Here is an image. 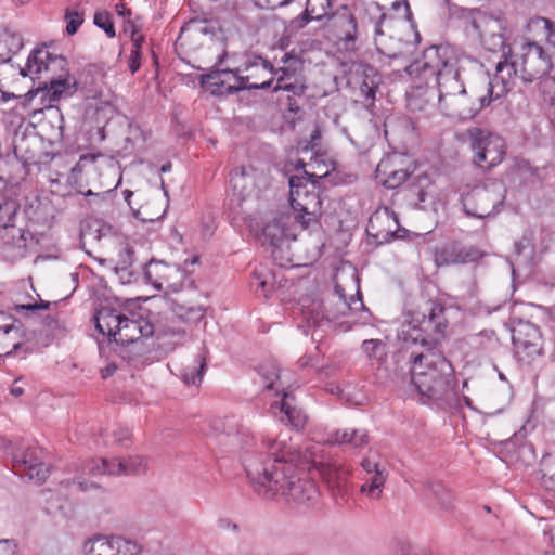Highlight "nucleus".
<instances>
[{
	"label": "nucleus",
	"mask_w": 555,
	"mask_h": 555,
	"mask_svg": "<svg viewBox=\"0 0 555 555\" xmlns=\"http://www.w3.org/2000/svg\"><path fill=\"white\" fill-rule=\"evenodd\" d=\"M126 318L114 308L102 307L94 315L95 328L112 341V338L115 339L116 331L122 326Z\"/></svg>",
	"instance_id": "nucleus-26"
},
{
	"label": "nucleus",
	"mask_w": 555,
	"mask_h": 555,
	"mask_svg": "<svg viewBox=\"0 0 555 555\" xmlns=\"http://www.w3.org/2000/svg\"><path fill=\"white\" fill-rule=\"evenodd\" d=\"M335 289H336V293L338 294V297H339L338 313L346 314V312L348 310L360 311V310L364 309V304L362 301V298H361V295H360L359 291L357 292V296H351L349 301H348L346 299V296L341 293V288L339 286H336Z\"/></svg>",
	"instance_id": "nucleus-43"
},
{
	"label": "nucleus",
	"mask_w": 555,
	"mask_h": 555,
	"mask_svg": "<svg viewBox=\"0 0 555 555\" xmlns=\"http://www.w3.org/2000/svg\"><path fill=\"white\" fill-rule=\"evenodd\" d=\"M273 285V281H270L268 276L263 275L261 272H256L251 281V286L255 288V292L258 293L259 289H261L266 298H268L269 294L272 292Z\"/></svg>",
	"instance_id": "nucleus-48"
},
{
	"label": "nucleus",
	"mask_w": 555,
	"mask_h": 555,
	"mask_svg": "<svg viewBox=\"0 0 555 555\" xmlns=\"http://www.w3.org/2000/svg\"><path fill=\"white\" fill-rule=\"evenodd\" d=\"M133 263V251L130 248H124L119 253V260L115 267L131 268Z\"/></svg>",
	"instance_id": "nucleus-57"
},
{
	"label": "nucleus",
	"mask_w": 555,
	"mask_h": 555,
	"mask_svg": "<svg viewBox=\"0 0 555 555\" xmlns=\"http://www.w3.org/2000/svg\"><path fill=\"white\" fill-rule=\"evenodd\" d=\"M115 272L118 275L120 282L122 284H129L135 282L138 280L137 273H134L131 268L124 267H115Z\"/></svg>",
	"instance_id": "nucleus-54"
},
{
	"label": "nucleus",
	"mask_w": 555,
	"mask_h": 555,
	"mask_svg": "<svg viewBox=\"0 0 555 555\" xmlns=\"http://www.w3.org/2000/svg\"><path fill=\"white\" fill-rule=\"evenodd\" d=\"M40 128L51 143L63 142L65 125L61 111L49 106L44 119L40 122Z\"/></svg>",
	"instance_id": "nucleus-27"
},
{
	"label": "nucleus",
	"mask_w": 555,
	"mask_h": 555,
	"mask_svg": "<svg viewBox=\"0 0 555 555\" xmlns=\"http://www.w3.org/2000/svg\"><path fill=\"white\" fill-rule=\"evenodd\" d=\"M94 24L102 28L109 38L115 37V27L108 13L96 12L94 14Z\"/></svg>",
	"instance_id": "nucleus-49"
},
{
	"label": "nucleus",
	"mask_w": 555,
	"mask_h": 555,
	"mask_svg": "<svg viewBox=\"0 0 555 555\" xmlns=\"http://www.w3.org/2000/svg\"><path fill=\"white\" fill-rule=\"evenodd\" d=\"M114 435L115 441L120 444L130 438V433L127 428H120L118 431L114 433Z\"/></svg>",
	"instance_id": "nucleus-61"
},
{
	"label": "nucleus",
	"mask_w": 555,
	"mask_h": 555,
	"mask_svg": "<svg viewBox=\"0 0 555 555\" xmlns=\"http://www.w3.org/2000/svg\"><path fill=\"white\" fill-rule=\"evenodd\" d=\"M27 143L26 138H21L20 142L14 143V152L15 154L21 153L22 157L25 159V162H33L36 163V156L34 153H30L27 149H24V145Z\"/></svg>",
	"instance_id": "nucleus-55"
},
{
	"label": "nucleus",
	"mask_w": 555,
	"mask_h": 555,
	"mask_svg": "<svg viewBox=\"0 0 555 555\" xmlns=\"http://www.w3.org/2000/svg\"><path fill=\"white\" fill-rule=\"evenodd\" d=\"M153 332L152 324L144 319L134 320L127 317L122 326L116 331L114 341L118 345L130 344L138 349L135 356H139L149 352L143 338L152 336Z\"/></svg>",
	"instance_id": "nucleus-16"
},
{
	"label": "nucleus",
	"mask_w": 555,
	"mask_h": 555,
	"mask_svg": "<svg viewBox=\"0 0 555 555\" xmlns=\"http://www.w3.org/2000/svg\"><path fill=\"white\" fill-rule=\"evenodd\" d=\"M18 76L29 77L34 83L38 81V86L25 94L29 100L41 94L42 100L48 98L51 103L73 95L78 89L77 80L70 76L67 60L44 48L30 53L26 65L18 69Z\"/></svg>",
	"instance_id": "nucleus-4"
},
{
	"label": "nucleus",
	"mask_w": 555,
	"mask_h": 555,
	"mask_svg": "<svg viewBox=\"0 0 555 555\" xmlns=\"http://www.w3.org/2000/svg\"><path fill=\"white\" fill-rule=\"evenodd\" d=\"M65 20L67 34L74 35L83 23V12L75 9H67L65 12Z\"/></svg>",
	"instance_id": "nucleus-47"
},
{
	"label": "nucleus",
	"mask_w": 555,
	"mask_h": 555,
	"mask_svg": "<svg viewBox=\"0 0 555 555\" xmlns=\"http://www.w3.org/2000/svg\"><path fill=\"white\" fill-rule=\"evenodd\" d=\"M469 137L477 166L490 169L502 162L505 152L500 137L486 133L480 128L470 129Z\"/></svg>",
	"instance_id": "nucleus-14"
},
{
	"label": "nucleus",
	"mask_w": 555,
	"mask_h": 555,
	"mask_svg": "<svg viewBox=\"0 0 555 555\" xmlns=\"http://www.w3.org/2000/svg\"><path fill=\"white\" fill-rule=\"evenodd\" d=\"M411 383L422 398L444 409L457 404L456 378L442 350L427 349L411 354Z\"/></svg>",
	"instance_id": "nucleus-3"
},
{
	"label": "nucleus",
	"mask_w": 555,
	"mask_h": 555,
	"mask_svg": "<svg viewBox=\"0 0 555 555\" xmlns=\"http://www.w3.org/2000/svg\"><path fill=\"white\" fill-rule=\"evenodd\" d=\"M427 93H430L431 98H434L435 93L433 90H424L422 88H418L414 94H412V96L410 98L409 100V105L412 109H418V111H423L424 109V105L421 103V100L423 96H426Z\"/></svg>",
	"instance_id": "nucleus-52"
},
{
	"label": "nucleus",
	"mask_w": 555,
	"mask_h": 555,
	"mask_svg": "<svg viewBox=\"0 0 555 555\" xmlns=\"http://www.w3.org/2000/svg\"><path fill=\"white\" fill-rule=\"evenodd\" d=\"M0 555H16V545L10 540L0 541Z\"/></svg>",
	"instance_id": "nucleus-59"
},
{
	"label": "nucleus",
	"mask_w": 555,
	"mask_h": 555,
	"mask_svg": "<svg viewBox=\"0 0 555 555\" xmlns=\"http://www.w3.org/2000/svg\"><path fill=\"white\" fill-rule=\"evenodd\" d=\"M396 555H416L413 552L412 544L405 539H397L395 541Z\"/></svg>",
	"instance_id": "nucleus-56"
},
{
	"label": "nucleus",
	"mask_w": 555,
	"mask_h": 555,
	"mask_svg": "<svg viewBox=\"0 0 555 555\" xmlns=\"http://www.w3.org/2000/svg\"><path fill=\"white\" fill-rule=\"evenodd\" d=\"M261 182H264L263 175L251 166L236 167L230 175L233 193L241 201L258 197Z\"/></svg>",
	"instance_id": "nucleus-17"
},
{
	"label": "nucleus",
	"mask_w": 555,
	"mask_h": 555,
	"mask_svg": "<svg viewBox=\"0 0 555 555\" xmlns=\"http://www.w3.org/2000/svg\"><path fill=\"white\" fill-rule=\"evenodd\" d=\"M424 486L431 492V494L438 501L442 509H452L453 495L442 483L437 481H426Z\"/></svg>",
	"instance_id": "nucleus-37"
},
{
	"label": "nucleus",
	"mask_w": 555,
	"mask_h": 555,
	"mask_svg": "<svg viewBox=\"0 0 555 555\" xmlns=\"http://www.w3.org/2000/svg\"><path fill=\"white\" fill-rule=\"evenodd\" d=\"M276 409H279L281 414V422H287V424L297 429L305 426L307 417L304 412L297 408L295 397L292 393L284 392L281 401L271 404V410L275 415Z\"/></svg>",
	"instance_id": "nucleus-25"
},
{
	"label": "nucleus",
	"mask_w": 555,
	"mask_h": 555,
	"mask_svg": "<svg viewBox=\"0 0 555 555\" xmlns=\"http://www.w3.org/2000/svg\"><path fill=\"white\" fill-rule=\"evenodd\" d=\"M231 75H233V70H212L208 74H203L199 77V82L202 86L216 87L211 92L219 93V91H227L228 82L231 80Z\"/></svg>",
	"instance_id": "nucleus-32"
},
{
	"label": "nucleus",
	"mask_w": 555,
	"mask_h": 555,
	"mask_svg": "<svg viewBox=\"0 0 555 555\" xmlns=\"http://www.w3.org/2000/svg\"><path fill=\"white\" fill-rule=\"evenodd\" d=\"M508 72L526 83L533 82L545 76L552 68V55L538 42L526 41L519 50L509 53L503 61Z\"/></svg>",
	"instance_id": "nucleus-9"
},
{
	"label": "nucleus",
	"mask_w": 555,
	"mask_h": 555,
	"mask_svg": "<svg viewBox=\"0 0 555 555\" xmlns=\"http://www.w3.org/2000/svg\"><path fill=\"white\" fill-rule=\"evenodd\" d=\"M326 443L349 444L353 448H362L369 443V434L365 429H337L328 434Z\"/></svg>",
	"instance_id": "nucleus-28"
},
{
	"label": "nucleus",
	"mask_w": 555,
	"mask_h": 555,
	"mask_svg": "<svg viewBox=\"0 0 555 555\" xmlns=\"http://www.w3.org/2000/svg\"><path fill=\"white\" fill-rule=\"evenodd\" d=\"M291 217L281 215L268 222L262 232V244L270 248L273 260L280 267L293 263L291 254V241L296 240V234L289 228Z\"/></svg>",
	"instance_id": "nucleus-11"
},
{
	"label": "nucleus",
	"mask_w": 555,
	"mask_h": 555,
	"mask_svg": "<svg viewBox=\"0 0 555 555\" xmlns=\"http://www.w3.org/2000/svg\"><path fill=\"white\" fill-rule=\"evenodd\" d=\"M240 68L233 70V75H231V80L228 82L227 91H219L220 94H234L242 90H253V89H268L272 85V78H268L262 82L251 81L253 75L241 76L238 73Z\"/></svg>",
	"instance_id": "nucleus-30"
},
{
	"label": "nucleus",
	"mask_w": 555,
	"mask_h": 555,
	"mask_svg": "<svg viewBox=\"0 0 555 555\" xmlns=\"http://www.w3.org/2000/svg\"><path fill=\"white\" fill-rule=\"evenodd\" d=\"M349 85L353 88H358L360 95L365 101L373 103L378 87V78L375 68L370 65H361L351 74Z\"/></svg>",
	"instance_id": "nucleus-24"
},
{
	"label": "nucleus",
	"mask_w": 555,
	"mask_h": 555,
	"mask_svg": "<svg viewBox=\"0 0 555 555\" xmlns=\"http://www.w3.org/2000/svg\"><path fill=\"white\" fill-rule=\"evenodd\" d=\"M281 437L286 436L264 438L245 449L242 461L246 475L254 490L266 500L282 495L295 505H312L318 499V488L312 480L301 476L309 468L292 459L295 457L293 453L281 451L273 455L269 450V444Z\"/></svg>",
	"instance_id": "nucleus-2"
},
{
	"label": "nucleus",
	"mask_w": 555,
	"mask_h": 555,
	"mask_svg": "<svg viewBox=\"0 0 555 555\" xmlns=\"http://www.w3.org/2000/svg\"><path fill=\"white\" fill-rule=\"evenodd\" d=\"M179 273L177 266L155 260L146 263L143 271L144 279L158 291L170 287Z\"/></svg>",
	"instance_id": "nucleus-22"
},
{
	"label": "nucleus",
	"mask_w": 555,
	"mask_h": 555,
	"mask_svg": "<svg viewBox=\"0 0 555 555\" xmlns=\"http://www.w3.org/2000/svg\"><path fill=\"white\" fill-rule=\"evenodd\" d=\"M369 236L373 237L376 244H385L395 238L403 237L402 233L406 230H401L399 221L393 211L388 208L376 210L369 219L366 227Z\"/></svg>",
	"instance_id": "nucleus-15"
},
{
	"label": "nucleus",
	"mask_w": 555,
	"mask_h": 555,
	"mask_svg": "<svg viewBox=\"0 0 555 555\" xmlns=\"http://www.w3.org/2000/svg\"><path fill=\"white\" fill-rule=\"evenodd\" d=\"M141 40H142V37L134 40L133 48L131 50V54L128 60L129 69H130L131 74H134L140 68V65H141V62H140V60H141L140 41Z\"/></svg>",
	"instance_id": "nucleus-50"
},
{
	"label": "nucleus",
	"mask_w": 555,
	"mask_h": 555,
	"mask_svg": "<svg viewBox=\"0 0 555 555\" xmlns=\"http://www.w3.org/2000/svg\"><path fill=\"white\" fill-rule=\"evenodd\" d=\"M219 30L220 28L215 22L193 18L182 26L178 40H180L181 44H183L186 40L201 35H209L212 38Z\"/></svg>",
	"instance_id": "nucleus-29"
},
{
	"label": "nucleus",
	"mask_w": 555,
	"mask_h": 555,
	"mask_svg": "<svg viewBox=\"0 0 555 555\" xmlns=\"http://www.w3.org/2000/svg\"><path fill=\"white\" fill-rule=\"evenodd\" d=\"M86 555H134L137 544L119 537L98 535L83 545Z\"/></svg>",
	"instance_id": "nucleus-20"
},
{
	"label": "nucleus",
	"mask_w": 555,
	"mask_h": 555,
	"mask_svg": "<svg viewBox=\"0 0 555 555\" xmlns=\"http://www.w3.org/2000/svg\"><path fill=\"white\" fill-rule=\"evenodd\" d=\"M243 72H245V64L243 65ZM246 73H248L247 75H253L254 77L251 78L253 81H257V82H262L263 80H261V74H263L264 76H267L262 70L260 69H256V68H253L250 70H246Z\"/></svg>",
	"instance_id": "nucleus-63"
},
{
	"label": "nucleus",
	"mask_w": 555,
	"mask_h": 555,
	"mask_svg": "<svg viewBox=\"0 0 555 555\" xmlns=\"http://www.w3.org/2000/svg\"><path fill=\"white\" fill-rule=\"evenodd\" d=\"M280 90L292 93L291 96L295 95V96L301 98L306 93L307 86L305 85L302 78L295 77L294 80L276 83L273 87V92H278Z\"/></svg>",
	"instance_id": "nucleus-45"
},
{
	"label": "nucleus",
	"mask_w": 555,
	"mask_h": 555,
	"mask_svg": "<svg viewBox=\"0 0 555 555\" xmlns=\"http://www.w3.org/2000/svg\"><path fill=\"white\" fill-rule=\"evenodd\" d=\"M258 373L263 378L266 388L272 389L279 379L280 369L274 361H267L258 366Z\"/></svg>",
	"instance_id": "nucleus-44"
},
{
	"label": "nucleus",
	"mask_w": 555,
	"mask_h": 555,
	"mask_svg": "<svg viewBox=\"0 0 555 555\" xmlns=\"http://www.w3.org/2000/svg\"><path fill=\"white\" fill-rule=\"evenodd\" d=\"M76 473V477L61 483L65 487L75 485L81 492H87L99 487L95 482L89 481L87 476L115 475V469L109 467L108 459H92L78 466Z\"/></svg>",
	"instance_id": "nucleus-19"
},
{
	"label": "nucleus",
	"mask_w": 555,
	"mask_h": 555,
	"mask_svg": "<svg viewBox=\"0 0 555 555\" xmlns=\"http://www.w3.org/2000/svg\"><path fill=\"white\" fill-rule=\"evenodd\" d=\"M327 175L328 172L318 176L304 170L302 175H295L289 178V198L293 217L302 229L318 224L323 215L320 182Z\"/></svg>",
	"instance_id": "nucleus-6"
},
{
	"label": "nucleus",
	"mask_w": 555,
	"mask_h": 555,
	"mask_svg": "<svg viewBox=\"0 0 555 555\" xmlns=\"http://www.w3.org/2000/svg\"><path fill=\"white\" fill-rule=\"evenodd\" d=\"M483 46L493 52L501 51L502 52V61H505V57L509 59V53H513L509 46L505 42V37L503 34L492 33L482 37Z\"/></svg>",
	"instance_id": "nucleus-41"
},
{
	"label": "nucleus",
	"mask_w": 555,
	"mask_h": 555,
	"mask_svg": "<svg viewBox=\"0 0 555 555\" xmlns=\"http://www.w3.org/2000/svg\"><path fill=\"white\" fill-rule=\"evenodd\" d=\"M482 257V253L474 246H462L451 243L436 251L438 266L475 262Z\"/></svg>",
	"instance_id": "nucleus-21"
},
{
	"label": "nucleus",
	"mask_w": 555,
	"mask_h": 555,
	"mask_svg": "<svg viewBox=\"0 0 555 555\" xmlns=\"http://www.w3.org/2000/svg\"><path fill=\"white\" fill-rule=\"evenodd\" d=\"M146 469V460L142 456H130L122 459V462L117 464L115 475H137Z\"/></svg>",
	"instance_id": "nucleus-39"
},
{
	"label": "nucleus",
	"mask_w": 555,
	"mask_h": 555,
	"mask_svg": "<svg viewBox=\"0 0 555 555\" xmlns=\"http://www.w3.org/2000/svg\"><path fill=\"white\" fill-rule=\"evenodd\" d=\"M117 370V365L115 363H109L105 367L101 370V377L106 379L111 377Z\"/></svg>",
	"instance_id": "nucleus-62"
},
{
	"label": "nucleus",
	"mask_w": 555,
	"mask_h": 555,
	"mask_svg": "<svg viewBox=\"0 0 555 555\" xmlns=\"http://www.w3.org/2000/svg\"><path fill=\"white\" fill-rule=\"evenodd\" d=\"M363 352L371 360L382 362L387 356V347L380 339H366L362 344Z\"/></svg>",
	"instance_id": "nucleus-42"
},
{
	"label": "nucleus",
	"mask_w": 555,
	"mask_h": 555,
	"mask_svg": "<svg viewBox=\"0 0 555 555\" xmlns=\"http://www.w3.org/2000/svg\"><path fill=\"white\" fill-rule=\"evenodd\" d=\"M21 66H14L13 64H0V90H5L7 81L10 77L18 75Z\"/></svg>",
	"instance_id": "nucleus-51"
},
{
	"label": "nucleus",
	"mask_w": 555,
	"mask_h": 555,
	"mask_svg": "<svg viewBox=\"0 0 555 555\" xmlns=\"http://www.w3.org/2000/svg\"><path fill=\"white\" fill-rule=\"evenodd\" d=\"M23 48L22 36L10 29H0V64H12L11 59Z\"/></svg>",
	"instance_id": "nucleus-31"
},
{
	"label": "nucleus",
	"mask_w": 555,
	"mask_h": 555,
	"mask_svg": "<svg viewBox=\"0 0 555 555\" xmlns=\"http://www.w3.org/2000/svg\"><path fill=\"white\" fill-rule=\"evenodd\" d=\"M447 327L446 308L430 302L422 312H415L410 321L402 324L400 336L406 343L420 344L423 350H441Z\"/></svg>",
	"instance_id": "nucleus-8"
},
{
	"label": "nucleus",
	"mask_w": 555,
	"mask_h": 555,
	"mask_svg": "<svg viewBox=\"0 0 555 555\" xmlns=\"http://www.w3.org/2000/svg\"><path fill=\"white\" fill-rule=\"evenodd\" d=\"M269 450L273 455L284 451L293 453L301 465L311 469H315L323 481L333 492L340 493L346 485L349 472L336 463H332L320 454L321 449L318 446H299L294 444L291 438L281 437L279 441L269 444Z\"/></svg>",
	"instance_id": "nucleus-7"
},
{
	"label": "nucleus",
	"mask_w": 555,
	"mask_h": 555,
	"mask_svg": "<svg viewBox=\"0 0 555 555\" xmlns=\"http://www.w3.org/2000/svg\"><path fill=\"white\" fill-rule=\"evenodd\" d=\"M551 122L555 128V94L551 98Z\"/></svg>",
	"instance_id": "nucleus-64"
},
{
	"label": "nucleus",
	"mask_w": 555,
	"mask_h": 555,
	"mask_svg": "<svg viewBox=\"0 0 555 555\" xmlns=\"http://www.w3.org/2000/svg\"><path fill=\"white\" fill-rule=\"evenodd\" d=\"M335 0H307L306 9L300 17V26L308 22L333 18L334 26L339 28L338 37L344 40L346 50H353L357 38V20L346 5L337 12L333 11Z\"/></svg>",
	"instance_id": "nucleus-10"
},
{
	"label": "nucleus",
	"mask_w": 555,
	"mask_h": 555,
	"mask_svg": "<svg viewBox=\"0 0 555 555\" xmlns=\"http://www.w3.org/2000/svg\"><path fill=\"white\" fill-rule=\"evenodd\" d=\"M361 466L369 475L376 473V470H382L386 468L385 466H382L378 463L371 461L370 459H364L361 462Z\"/></svg>",
	"instance_id": "nucleus-58"
},
{
	"label": "nucleus",
	"mask_w": 555,
	"mask_h": 555,
	"mask_svg": "<svg viewBox=\"0 0 555 555\" xmlns=\"http://www.w3.org/2000/svg\"><path fill=\"white\" fill-rule=\"evenodd\" d=\"M541 483L546 490L555 492V457L550 454L541 461Z\"/></svg>",
	"instance_id": "nucleus-40"
},
{
	"label": "nucleus",
	"mask_w": 555,
	"mask_h": 555,
	"mask_svg": "<svg viewBox=\"0 0 555 555\" xmlns=\"http://www.w3.org/2000/svg\"><path fill=\"white\" fill-rule=\"evenodd\" d=\"M13 469L37 483H42L49 475V468L38 459L35 450H27L22 459H15Z\"/></svg>",
	"instance_id": "nucleus-23"
},
{
	"label": "nucleus",
	"mask_w": 555,
	"mask_h": 555,
	"mask_svg": "<svg viewBox=\"0 0 555 555\" xmlns=\"http://www.w3.org/2000/svg\"><path fill=\"white\" fill-rule=\"evenodd\" d=\"M512 340L518 361L531 364L543 356V337L540 328L524 320H518L512 328Z\"/></svg>",
	"instance_id": "nucleus-12"
},
{
	"label": "nucleus",
	"mask_w": 555,
	"mask_h": 555,
	"mask_svg": "<svg viewBox=\"0 0 555 555\" xmlns=\"http://www.w3.org/2000/svg\"><path fill=\"white\" fill-rule=\"evenodd\" d=\"M370 475L371 476L361 486L360 491L372 498L379 499L382 494V489L384 488V485L388 477V472L386 468H384L382 470H376V473Z\"/></svg>",
	"instance_id": "nucleus-33"
},
{
	"label": "nucleus",
	"mask_w": 555,
	"mask_h": 555,
	"mask_svg": "<svg viewBox=\"0 0 555 555\" xmlns=\"http://www.w3.org/2000/svg\"><path fill=\"white\" fill-rule=\"evenodd\" d=\"M529 26L542 30L545 41L554 49L555 54V22L543 16H534L530 18Z\"/></svg>",
	"instance_id": "nucleus-38"
},
{
	"label": "nucleus",
	"mask_w": 555,
	"mask_h": 555,
	"mask_svg": "<svg viewBox=\"0 0 555 555\" xmlns=\"http://www.w3.org/2000/svg\"><path fill=\"white\" fill-rule=\"evenodd\" d=\"M120 346L122 347L119 352L120 357L130 363L138 362L139 360L144 358V356L146 354V353H142V354L135 356L138 349L134 348L133 346H131L130 344H125V345H120Z\"/></svg>",
	"instance_id": "nucleus-53"
},
{
	"label": "nucleus",
	"mask_w": 555,
	"mask_h": 555,
	"mask_svg": "<svg viewBox=\"0 0 555 555\" xmlns=\"http://www.w3.org/2000/svg\"><path fill=\"white\" fill-rule=\"evenodd\" d=\"M282 62L285 66L275 69L267 59H263L260 55H254L245 62V70H250L253 68L260 69L266 75H269V78H272V81L274 80V76L280 74L276 79V83L294 80L295 77H297V67L300 66L299 59L286 53L282 57Z\"/></svg>",
	"instance_id": "nucleus-18"
},
{
	"label": "nucleus",
	"mask_w": 555,
	"mask_h": 555,
	"mask_svg": "<svg viewBox=\"0 0 555 555\" xmlns=\"http://www.w3.org/2000/svg\"><path fill=\"white\" fill-rule=\"evenodd\" d=\"M377 176L380 178L382 176H385V178L382 180V184L387 189H396L400 186L402 183H404L410 172L405 169H398L392 170L390 172H387L386 170V164L380 163L377 166Z\"/></svg>",
	"instance_id": "nucleus-35"
},
{
	"label": "nucleus",
	"mask_w": 555,
	"mask_h": 555,
	"mask_svg": "<svg viewBox=\"0 0 555 555\" xmlns=\"http://www.w3.org/2000/svg\"><path fill=\"white\" fill-rule=\"evenodd\" d=\"M176 314L185 322L196 323L205 315V309L202 306L185 307L183 305L177 306Z\"/></svg>",
	"instance_id": "nucleus-46"
},
{
	"label": "nucleus",
	"mask_w": 555,
	"mask_h": 555,
	"mask_svg": "<svg viewBox=\"0 0 555 555\" xmlns=\"http://www.w3.org/2000/svg\"><path fill=\"white\" fill-rule=\"evenodd\" d=\"M297 96H291L288 95L287 96V102H286V105H287V109L293 113V114H297L300 112V104L299 102L296 100Z\"/></svg>",
	"instance_id": "nucleus-60"
},
{
	"label": "nucleus",
	"mask_w": 555,
	"mask_h": 555,
	"mask_svg": "<svg viewBox=\"0 0 555 555\" xmlns=\"http://www.w3.org/2000/svg\"><path fill=\"white\" fill-rule=\"evenodd\" d=\"M504 194L498 185H477L462 196L467 216L483 219L493 215L504 202Z\"/></svg>",
	"instance_id": "nucleus-13"
},
{
	"label": "nucleus",
	"mask_w": 555,
	"mask_h": 555,
	"mask_svg": "<svg viewBox=\"0 0 555 555\" xmlns=\"http://www.w3.org/2000/svg\"><path fill=\"white\" fill-rule=\"evenodd\" d=\"M392 9L402 11L401 16H392L375 5L377 13L374 22L375 41L378 50L390 59H410L417 51L421 36L414 26L409 24L410 8L406 2L396 1Z\"/></svg>",
	"instance_id": "nucleus-5"
},
{
	"label": "nucleus",
	"mask_w": 555,
	"mask_h": 555,
	"mask_svg": "<svg viewBox=\"0 0 555 555\" xmlns=\"http://www.w3.org/2000/svg\"><path fill=\"white\" fill-rule=\"evenodd\" d=\"M206 357L204 354H199L194 363L191 365H186L182 372V378L186 385L196 386L201 384L203 379V374L206 370Z\"/></svg>",
	"instance_id": "nucleus-34"
},
{
	"label": "nucleus",
	"mask_w": 555,
	"mask_h": 555,
	"mask_svg": "<svg viewBox=\"0 0 555 555\" xmlns=\"http://www.w3.org/2000/svg\"><path fill=\"white\" fill-rule=\"evenodd\" d=\"M421 68L430 70L436 77L441 112L461 120L472 119L482 108L500 100L512 89L515 77L506 63L500 61L492 80L480 62L450 44L426 49Z\"/></svg>",
	"instance_id": "nucleus-1"
},
{
	"label": "nucleus",
	"mask_w": 555,
	"mask_h": 555,
	"mask_svg": "<svg viewBox=\"0 0 555 555\" xmlns=\"http://www.w3.org/2000/svg\"><path fill=\"white\" fill-rule=\"evenodd\" d=\"M18 209L20 205L15 199L0 195V229L13 225Z\"/></svg>",
	"instance_id": "nucleus-36"
}]
</instances>
